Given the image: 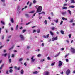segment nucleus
<instances>
[{
	"label": "nucleus",
	"mask_w": 75,
	"mask_h": 75,
	"mask_svg": "<svg viewBox=\"0 0 75 75\" xmlns=\"http://www.w3.org/2000/svg\"><path fill=\"white\" fill-rule=\"evenodd\" d=\"M6 74H9V73H8V70H7L6 71Z\"/></svg>",
	"instance_id": "36"
},
{
	"label": "nucleus",
	"mask_w": 75,
	"mask_h": 75,
	"mask_svg": "<svg viewBox=\"0 0 75 75\" xmlns=\"http://www.w3.org/2000/svg\"><path fill=\"white\" fill-rule=\"evenodd\" d=\"M62 65V62L60 61H59V67H61Z\"/></svg>",
	"instance_id": "5"
},
{
	"label": "nucleus",
	"mask_w": 75,
	"mask_h": 75,
	"mask_svg": "<svg viewBox=\"0 0 75 75\" xmlns=\"http://www.w3.org/2000/svg\"><path fill=\"white\" fill-rule=\"evenodd\" d=\"M46 37L47 38H48V37H49V34H48L47 35Z\"/></svg>",
	"instance_id": "56"
},
{
	"label": "nucleus",
	"mask_w": 75,
	"mask_h": 75,
	"mask_svg": "<svg viewBox=\"0 0 75 75\" xmlns=\"http://www.w3.org/2000/svg\"><path fill=\"white\" fill-rule=\"evenodd\" d=\"M9 72L10 73H12V72H13V70H12L11 69H10L9 71Z\"/></svg>",
	"instance_id": "15"
},
{
	"label": "nucleus",
	"mask_w": 75,
	"mask_h": 75,
	"mask_svg": "<svg viewBox=\"0 0 75 75\" xmlns=\"http://www.w3.org/2000/svg\"><path fill=\"white\" fill-rule=\"evenodd\" d=\"M10 54H9L8 55V59H10Z\"/></svg>",
	"instance_id": "51"
},
{
	"label": "nucleus",
	"mask_w": 75,
	"mask_h": 75,
	"mask_svg": "<svg viewBox=\"0 0 75 75\" xmlns=\"http://www.w3.org/2000/svg\"><path fill=\"white\" fill-rule=\"evenodd\" d=\"M70 73H71V71L69 69H68L66 71V75H69Z\"/></svg>",
	"instance_id": "3"
},
{
	"label": "nucleus",
	"mask_w": 75,
	"mask_h": 75,
	"mask_svg": "<svg viewBox=\"0 0 75 75\" xmlns=\"http://www.w3.org/2000/svg\"><path fill=\"white\" fill-rule=\"evenodd\" d=\"M71 36H72V34H70L69 35V36L70 38H71Z\"/></svg>",
	"instance_id": "25"
},
{
	"label": "nucleus",
	"mask_w": 75,
	"mask_h": 75,
	"mask_svg": "<svg viewBox=\"0 0 75 75\" xmlns=\"http://www.w3.org/2000/svg\"><path fill=\"white\" fill-rule=\"evenodd\" d=\"M69 8H75V6L72 5L71 6L69 7Z\"/></svg>",
	"instance_id": "11"
},
{
	"label": "nucleus",
	"mask_w": 75,
	"mask_h": 75,
	"mask_svg": "<svg viewBox=\"0 0 75 75\" xmlns=\"http://www.w3.org/2000/svg\"><path fill=\"white\" fill-rule=\"evenodd\" d=\"M68 11L70 15H71V11L70 10H68Z\"/></svg>",
	"instance_id": "18"
},
{
	"label": "nucleus",
	"mask_w": 75,
	"mask_h": 75,
	"mask_svg": "<svg viewBox=\"0 0 75 75\" xmlns=\"http://www.w3.org/2000/svg\"><path fill=\"white\" fill-rule=\"evenodd\" d=\"M25 31H26V30H23L22 33H24V32H25Z\"/></svg>",
	"instance_id": "32"
},
{
	"label": "nucleus",
	"mask_w": 75,
	"mask_h": 75,
	"mask_svg": "<svg viewBox=\"0 0 75 75\" xmlns=\"http://www.w3.org/2000/svg\"><path fill=\"white\" fill-rule=\"evenodd\" d=\"M34 11H31V12H29V13H34Z\"/></svg>",
	"instance_id": "27"
},
{
	"label": "nucleus",
	"mask_w": 75,
	"mask_h": 75,
	"mask_svg": "<svg viewBox=\"0 0 75 75\" xmlns=\"http://www.w3.org/2000/svg\"><path fill=\"white\" fill-rule=\"evenodd\" d=\"M50 33L51 35H54V34L51 31H50Z\"/></svg>",
	"instance_id": "20"
},
{
	"label": "nucleus",
	"mask_w": 75,
	"mask_h": 75,
	"mask_svg": "<svg viewBox=\"0 0 75 75\" xmlns=\"http://www.w3.org/2000/svg\"><path fill=\"white\" fill-rule=\"evenodd\" d=\"M19 37L21 39V41H24V37L23 35L20 34Z\"/></svg>",
	"instance_id": "2"
},
{
	"label": "nucleus",
	"mask_w": 75,
	"mask_h": 75,
	"mask_svg": "<svg viewBox=\"0 0 75 75\" xmlns=\"http://www.w3.org/2000/svg\"><path fill=\"white\" fill-rule=\"evenodd\" d=\"M55 27H53L51 28V29L53 31L55 30Z\"/></svg>",
	"instance_id": "24"
},
{
	"label": "nucleus",
	"mask_w": 75,
	"mask_h": 75,
	"mask_svg": "<svg viewBox=\"0 0 75 75\" xmlns=\"http://www.w3.org/2000/svg\"><path fill=\"white\" fill-rule=\"evenodd\" d=\"M71 52L73 54H74L75 53V49L74 48H71Z\"/></svg>",
	"instance_id": "6"
},
{
	"label": "nucleus",
	"mask_w": 75,
	"mask_h": 75,
	"mask_svg": "<svg viewBox=\"0 0 75 75\" xmlns=\"http://www.w3.org/2000/svg\"><path fill=\"white\" fill-rule=\"evenodd\" d=\"M51 14L52 16H54V14L53 13V12H51Z\"/></svg>",
	"instance_id": "33"
},
{
	"label": "nucleus",
	"mask_w": 75,
	"mask_h": 75,
	"mask_svg": "<svg viewBox=\"0 0 75 75\" xmlns=\"http://www.w3.org/2000/svg\"><path fill=\"white\" fill-rule=\"evenodd\" d=\"M55 62H54V63H52V64H51L52 66H53V65H55Z\"/></svg>",
	"instance_id": "31"
},
{
	"label": "nucleus",
	"mask_w": 75,
	"mask_h": 75,
	"mask_svg": "<svg viewBox=\"0 0 75 75\" xmlns=\"http://www.w3.org/2000/svg\"><path fill=\"white\" fill-rule=\"evenodd\" d=\"M14 47V45H13V46L11 47V48L9 49V50H11V49H13V48Z\"/></svg>",
	"instance_id": "21"
},
{
	"label": "nucleus",
	"mask_w": 75,
	"mask_h": 75,
	"mask_svg": "<svg viewBox=\"0 0 75 75\" xmlns=\"http://www.w3.org/2000/svg\"><path fill=\"white\" fill-rule=\"evenodd\" d=\"M54 23H51V25H54Z\"/></svg>",
	"instance_id": "63"
},
{
	"label": "nucleus",
	"mask_w": 75,
	"mask_h": 75,
	"mask_svg": "<svg viewBox=\"0 0 75 75\" xmlns=\"http://www.w3.org/2000/svg\"><path fill=\"white\" fill-rule=\"evenodd\" d=\"M25 16H26V17H29V15L28 14H25Z\"/></svg>",
	"instance_id": "34"
},
{
	"label": "nucleus",
	"mask_w": 75,
	"mask_h": 75,
	"mask_svg": "<svg viewBox=\"0 0 75 75\" xmlns=\"http://www.w3.org/2000/svg\"><path fill=\"white\" fill-rule=\"evenodd\" d=\"M33 3L34 4H35V3H36L37 2L36 1H35V0H33Z\"/></svg>",
	"instance_id": "37"
},
{
	"label": "nucleus",
	"mask_w": 75,
	"mask_h": 75,
	"mask_svg": "<svg viewBox=\"0 0 75 75\" xmlns=\"http://www.w3.org/2000/svg\"><path fill=\"white\" fill-rule=\"evenodd\" d=\"M54 21H55V22H56L57 23L58 22V19H57L56 20Z\"/></svg>",
	"instance_id": "41"
},
{
	"label": "nucleus",
	"mask_w": 75,
	"mask_h": 75,
	"mask_svg": "<svg viewBox=\"0 0 75 75\" xmlns=\"http://www.w3.org/2000/svg\"><path fill=\"white\" fill-rule=\"evenodd\" d=\"M41 55L40 54H39L38 55V57H40V56H41Z\"/></svg>",
	"instance_id": "52"
},
{
	"label": "nucleus",
	"mask_w": 75,
	"mask_h": 75,
	"mask_svg": "<svg viewBox=\"0 0 75 75\" xmlns=\"http://www.w3.org/2000/svg\"><path fill=\"white\" fill-rule=\"evenodd\" d=\"M60 32H61V33L62 34H64V31H63V30H61L60 31Z\"/></svg>",
	"instance_id": "13"
},
{
	"label": "nucleus",
	"mask_w": 75,
	"mask_h": 75,
	"mask_svg": "<svg viewBox=\"0 0 75 75\" xmlns=\"http://www.w3.org/2000/svg\"><path fill=\"white\" fill-rule=\"evenodd\" d=\"M3 67V65H2L1 67H0V69H2V68Z\"/></svg>",
	"instance_id": "43"
},
{
	"label": "nucleus",
	"mask_w": 75,
	"mask_h": 75,
	"mask_svg": "<svg viewBox=\"0 0 75 75\" xmlns=\"http://www.w3.org/2000/svg\"><path fill=\"white\" fill-rule=\"evenodd\" d=\"M70 23H73V19H72L71 20H70L69 21Z\"/></svg>",
	"instance_id": "39"
},
{
	"label": "nucleus",
	"mask_w": 75,
	"mask_h": 75,
	"mask_svg": "<svg viewBox=\"0 0 75 75\" xmlns=\"http://www.w3.org/2000/svg\"><path fill=\"white\" fill-rule=\"evenodd\" d=\"M44 23L45 24H48V22H47V20H45L44 21Z\"/></svg>",
	"instance_id": "17"
},
{
	"label": "nucleus",
	"mask_w": 75,
	"mask_h": 75,
	"mask_svg": "<svg viewBox=\"0 0 75 75\" xmlns=\"http://www.w3.org/2000/svg\"><path fill=\"white\" fill-rule=\"evenodd\" d=\"M41 45H42V47H44V43H43Z\"/></svg>",
	"instance_id": "45"
},
{
	"label": "nucleus",
	"mask_w": 75,
	"mask_h": 75,
	"mask_svg": "<svg viewBox=\"0 0 75 75\" xmlns=\"http://www.w3.org/2000/svg\"><path fill=\"white\" fill-rule=\"evenodd\" d=\"M20 73L21 74H24V70L23 69L21 70Z\"/></svg>",
	"instance_id": "12"
},
{
	"label": "nucleus",
	"mask_w": 75,
	"mask_h": 75,
	"mask_svg": "<svg viewBox=\"0 0 75 75\" xmlns=\"http://www.w3.org/2000/svg\"><path fill=\"white\" fill-rule=\"evenodd\" d=\"M23 59L21 58L19 60V61H21L23 60Z\"/></svg>",
	"instance_id": "35"
},
{
	"label": "nucleus",
	"mask_w": 75,
	"mask_h": 75,
	"mask_svg": "<svg viewBox=\"0 0 75 75\" xmlns=\"http://www.w3.org/2000/svg\"><path fill=\"white\" fill-rule=\"evenodd\" d=\"M62 20H67V19L65 18L64 17H62Z\"/></svg>",
	"instance_id": "29"
},
{
	"label": "nucleus",
	"mask_w": 75,
	"mask_h": 75,
	"mask_svg": "<svg viewBox=\"0 0 75 75\" xmlns=\"http://www.w3.org/2000/svg\"><path fill=\"white\" fill-rule=\"evenodd\" d=\"M36 30H33V33H35V32H36Z\"/></svg>",
	"instance_id": "62"
},
{
	"label": "nucleus",
	"mask_w": 75,
	"mask_h": 75,
	"mask_svg": "<svg viewBox=\"0 0 75 75\" xmlns=\"http://www.w3.org/2000/svg\"><path fill=\"white\" fill-rule=\"evenodd\" d=\"M37 33H39L40 32V29H38L37 30Z\"/></svg>",
	"instance_id": "19"
},
{
	"label": "nucleus",
	"mask_w": 75,
	"mask_h": 75,
	"mask_svg": "<svg viewBox=\"0 0 75 75\" xmlns=\"http://www.w3.org/2000/svg\"><path fill=\"white\" fill-rule=\"evenodd\" d=\"M61 13L62 14V15H65L66 14V12H62Z\"/></svg>",
	"instance_id": "14"
},
{
	"label": "nucleus",
	"mask_w": 75,
	"mask_h": 75,
	"mask_svg": "<svg viewBox=\"0 0 75 75\" xmlns=\"http://www.w3.org/2000/svg\"><path fill=\"white\" fill-rule=\"evenodd\" d=\"M38 7V5H36L35 7V8H37V7Z\"/></svg>",
	"instance_id": "55"
},
{
	"label": "nucleus",
	"mask_w": 75,
	"mask_h": 75,
	"mask_svg": "<svg viewBox=\"0 0 75 75\" xmlns=\"http://www.w3.org/2000/svg\"><path fill=\"white\" fill-rule=\"evenodd\" d=\"M20 6H18V11H19V10H20Z\"/></svg>",
	"instance_id": "30"
},
{
	"label": "nucleus",
	"mask_w": 75,
	"mask_h": 75,
	"mask_svg": "<svg viewBox=\"0 0 75 75\" xmlns=\"http://www.w3.org/2000/svg\"><path fill=\"white\" fill-rule=\"evenodd\" d=\"M67 8V7H62V9H64V10H66Z\"/></svg>",
	"instance_id": "26"
},
{
	"label": "nucleus",
	"mask_w": 75,
	"mask_h": 75,
	"mask_svg": "<svg viewBox=\"0 0 75 75\" xmlns=\"http://www.w3.org/2000/svg\"><path fill=\"white\" fill-rule=\"evenodd\" d=\"M33 74H38V71H35V72H33Z\"/></svg>",
	"instance_id": "16"
},
{
	"label": "nucleus",
	"mask_w": 75,
	"mask_h": 75,
	"mask_svg": "<svg viewBox=\"0 0 75 75\" xmlns=\"http://www.w3.org/2000/svg\"><path fill=\"white\" fill-rule=\"evenodd\" d=\"M1 28H0V33H1Z\"/></svg>",
	"instance_id": "60"
},
{
	"label": "nucleus",
	"mask_w": 75,
	"mask_h": 75,
	"mask_svg": "<svg viewBox=\"0 0 75 75\" xmlns=\"http://www.w3.org/2000/svg\"><path fill=\"white\" fill-rule=\"evenodd\" d=\"M21 22H23V19L21 18Z\"/></svg>",
	"instance_id": "64"
},
{
	"label": "nucleus",
	"mask_w": 75,
	"mask_h": 75,
	"mask_svg": "<svg viewBox=\"0 0 75 75\" xmlns=\"http://www.w3.org/2000/svg\"><path fill=\"white\" fill-rule=\"evenodd\" d=\"M7 55V53H6L4 54V57H6V56Z\"/></svg>",
	"instance_id": "48"
},
{
	"label": "nucleus",
	"mask_w": 75,
	"mask_h": 75,
	"mask_svg": "<svg viewBox=\"0 0 75 75\" xmlns=\"http://www.w3.org/2000/svg\"><path fill=\"white\" fill-rule=\"evenodd\" d=\"M9 63H11V59H9Z\"/></svg>",
	"instance_id": "38"
},
{
	"label": "nucleus",
	"mask_w": 75,
	"mask_h": 75,
	"mask_svg": "<svg viewBox=\"0 0 75 75\" xmlns=\"http://www.w3.org/2000/svg\"><path fill=\"white\" fill-rule=\"evenodd\" d=\"M34 56H32L31 57V59H32V61H31V62H34V61H35V59H33L34 58Z\"/></svg>",
	"instance_id": "8"
},
{
	"label": "nucleus",
	"mask_w": 75,
	"mask_h": 75,
	"mask_svg": "<svg viewBox=\"0 0 75 75\" xmlns=\"http://www.w3.org/2000/svg\"><path fill=\"white\" fill-rule=\"evenodd\" d=\"M47 59H48V60H51V59H50V57H47Z\"/></svg>",
	"instance_id": "47"
},
{
	"label": "nucleus",
	"mask_w": 75,
	"mask_h": 75,
	"mask_svg": "<svg viewBox=\"0 0 75 75\" xmlns=\"http://www.w3.org/2000/svg\"><path fill=\"white\" fill-rule=\"evenodd\" d=\"M42 13H43V14H45V12H42L41 13H39V15H40V14H42Z\"/></svg>",
	"instance_id": "40"
},
{
	"label": "nucleus",
	"mask_w": 75,
	"mask_h": 75,
	"mask_svg": "<svg viewBox=\"0 0 75 75\" xmlns=\"http://www.w3.org/2000/svg\"><path fill=\"white\" fill-rule=\"evenodd\" d=\"M42 9V6H39L37 10V13H40V12H41Z\"/></svg>",
	"instance_id": "1"
},
{
	"label": "nucleus",
	"mask_w": 75,
	"mask_h": 75,
	"mask_svg": "<svg viewBox=\"0 0 75 75\" xmlns=\"http://www.w3.org/2000/svg\"><path fill=\"white\" fill-rule=\"evenodd\" d=\"M27 6H25L24 8H22V10H24V9H25V8H27Z\"/></svg>",
	"instance_id": "23"
},
{
	"label": "nucleus",
	"mask_w": 75,
	"mask_h": 75,
	"mask_svg": "<svg viewBox=\"0 0 75 75\" xmlns=\"http://www.w3.org/2000/svg\"><path fill=\"white\" fill-rule=\"evenodd\" d=\"M11 22H12V23H14V21L13 18H11Z\"/></svg>",
	"instance_id": "10"
},
{
	"label": "nucleus",
	"mask_w": 75,
	"mask_h": 75,
	"mask_svg": "<svg viewBox=\"0 0 75 75\" xmlns=\"http://www.w3.org/2000/svg\"><path fill=\"white\" fill-rule=\"evenodd\" d=\"M7 51L5 50H4V52H6Z\"/></svg>",
	"instance_id": "61"
},
{
	"label": "nucleus",
	"mask_w": 75,
	"mask_h": 75,
	"mask_svg": "<svg viewBox=\"0 0 75 75\" xmlns=\"http://www.w3.org/2000/svg\"><path fill=\"white\" fill-rule=\"evenodd\" d=\"M27 48L28 49H29V48H31V47L29 46H27Z\"/></svg>",
	"instance_id": "49"
},
{
	"label": "nucleus",
	"mask_w": 75,
	"mask_h": 75,
	"mask_svg": "<svg viewBox=\"0 0 75 75\" xmlns=\"http://www.w3.org/2000/svg\"><path fill=\"white\" fill-rule=\"evenodd\" d=\"M57 36L55 38H53L52 39V40L53 41H54V40H57Z\"/></svg>",
	"instance_id": "9"
},
{
	"label": "nucleus",
	"mask_w": 75,
	"mask_h": 75,
	"mask_svg": "<svg viewBox=\"0 0 75 75\" xmlns=\"http://www.w3.org/2000/svg\"><path fill=\"white\" fill-rule=\"evenodd\" d=\"M30 23H31V22H29V23H27L26 24V25H28V24H30Z\"/></svg>",
	"instance_id": "50"
},
{
	"label": "nucleus",
	"mask_w": 75,
	"mask_h": 75,
	"mask_svg": "<svg viewBox=\"0 0 75 75\" xmlns=\"http://www.w3.org/2000/svg\"><path fill=\"white\" fill-rule=\"evenodd\" d=\"M14 68L15 69H16V70H18V71H20V67H19L18 69V68L17 66H15Z\"/></svg>",
	"instance_id": "7"
},
{
	"label": "nucleus",
	"mask_w": 75,
	"mask_h": 75,
	"mask_svg": "<svg viewBox=\"0 0 75 75\" xmlns=\"http://www.w3.org/2000/svg\"><path fill=\"white\" fill-rule=\"evenodd\" d=\"M31 5H32V3H30V4H29V7H30L31 6Z\"/></svg>",
	"instance_id": "44"
},
{
	"label": "nucleus",
	"mask_w": 75,
	"mask_h": 75,
	"mask_svg": "<svg viewBox=\"0 0 75 75\" xmlns=\"http://www.w3.org/2000/svg\"><path fill=\"white\" fill-rule=\"evenodd\" d=\"M43 75H49V72L45 71L43 73Z\"/></svg>",
	"instance_id": "4"
},
{
	"label": "nucleus",
	"mask_w": 75,
	"mask_h": 75,
	"mask_svg": "<svg viewBox=\"0 0 75 75\" xmlns=\"http://www.w3.org/2000/svg\"><path fill=\"white\" fill-rule=\"evenodd\" d=\"M64 50V48H61V51H63V50Z\"/></svg>",
	"instance_id": "58"
},
{
	"label": "nucleus",
	"mask_w": 75,
	"mask_h": 75,
	"mask_svg": "<svg viewBox=\"0 0 75 75\" xmlns=\"http://www.w3.org/2000/svg\"><path fill=\"white\" fill-rule=\"evenodd\" d=\"M1 0V1H2V2H3L4 3L6 1L5 0Z\"/></svg>",
	"instance_id": "46"
},
{
	"label": "nucleus",
	"mask_w": 75,
	"mask_h": 75,
	"mask_svg": "<svg viewBox=\"0 0 75 75\" xmlns=\"http://www.w3.org/2000/svg\"><path fill=\"white\" fill-rule=\"evenodd\" d=\"M34 13L33 15V16L32 17H34L35 15V14H36V13Z\"/></svg>",
	"instance_id": "57"
},
{
	"label": "nucleus",
	"mask_w": 75,
	"mask_h": 75,
	"mask_svg": "<svg viewBox=\"0 0 75 75\" xmlns=\"http://www.w3.org/2000/svg\"><path fill=\"white\" fill-rule=\"evenodd\" d=\"M66 62H68L69 61H68V59H66Z\"/></svg>",
	"instance_id": "59"
},
{
	"label": "nucleus",
	"mask_w": 75,
	"mask_h": 75,
	"mask_svg": "<svg viewBox=\"0 0 75 75\" xmlns=\"http://www.w3.org/2000/svg\"><path fill=\"white\" fill-rule=\"evenodd\" d=\"M62 23H63V21H61L60 23V25L62 24Z\"/></svg>",
	"instance_id": "42"
},
{
	"label": "nucleus",
	"mask_w": 75,
	"mask_h": 75,
	"mask_svg": "<svg viewBox=\"0 0 75 75\" xmlns=\"http://www.w3.org/2000/svg\"><path fill=\"white\" fill-rule=\"evenodd\" d=\"M1 24H5L4 22L3 21H1Z\"/></svg>",
	"instance_id": "28"
},
{
	"label": "nucleus",
	"mask_w": 75,
	"mask_h": 75,
	"mask_svg": "<svg viewBox=\"0 0 75 75\" xmlns=\"http://www.w3.org/2000/svg\"><path fill=\"white\" fill-rule=\"evenodd\" d=\"M68 55H69L67 54V55H66L65 56V57L67 58V57H68Z\"/></svg>",
	"instance_id": "54"
},
{
	"label": "nucleus",
	"mask_w": 75,
	"mask_h": 75,
	"mask_svg": "<svg viewBox=\"0 0 75 75\" xmlns=\"http://www.w3.org/2000/svg\"><path fill=\"white\" fill-rule=\"evenodd\" d=\"M24 65H25V66H27V64L26 63V62L24 63Z\"/></svg>",
	"instance_id": "53"
},
{
	"label": "nucleus",
	"mask_w": 75,
	"mask_h": 75,
	"mask_svg": "<svg viewBox=\"0 0 75 75\" xmlns=\"http://www.w3.org/2000/svg\"><path fill=\"white\" fill-rule=\"evenodd\" d=\"M71 3H75V1H74V0H71Z\"/></svg>",
	"instance_id": "22"
}]
</instances>
